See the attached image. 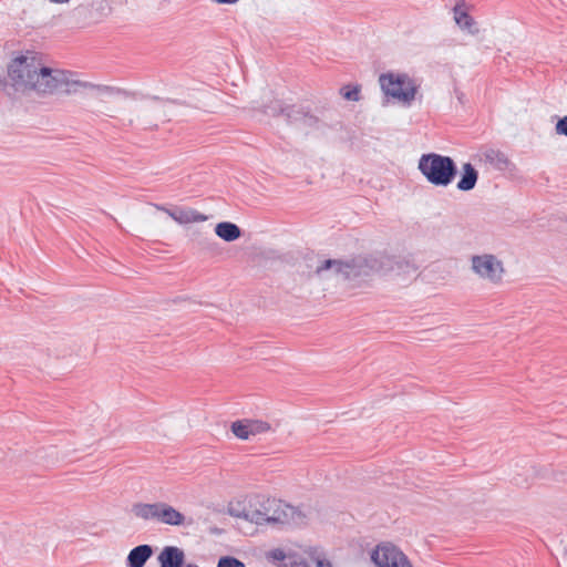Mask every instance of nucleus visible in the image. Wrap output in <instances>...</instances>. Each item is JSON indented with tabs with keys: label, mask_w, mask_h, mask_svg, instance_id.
<instances>
[{
	"label": "nucleus",
	"mask_w": 567,
	"mask_h": 567,
	"mask_svg": "<svg viewBox=\"0 0 567 567\" xmlns=\"http://www.w3.org/2000/svg\"><path fill=\"white\" fill-rule=\"evenodd\" d=\"M65 71L43 66L37 56L28 52L11 60L8 76L16 91L38 94H61Z\"/></svg>",
	"instance_id": "obj_1"
},
{
	"label": "nucleus",
	"mask_w": 567,
	"mask_h": 567,
	"mask_svg": "<svg viewBox=\"0 0 567 567\" xmlns=\"http://www.w3.org/2000/svg\"><path fill=\"white\" fill-rule=\"evenodd\" d=\"M229 514L259 526L300 524L305 518L297 507L261 494L250 495L244 504L230 506Z\"/></svg>",
	"instance_id": "obj_2"
},
{
	"label": "nucleus",
	"mask_w": 567,
	"mask_h": 567,
	"mask_svg": "<svg viewBox=\"0 0 567 567\" xmlns=\"http://www.w3.org/2000/svg\"><path fill=\"white\" fill-rule=\"evenodd\" d=\"M417 168L430 184L437 187H447L457 174L453 158L437 153L423 154Z\"/></svg>",
	"instance_id": "obj_3"
},
{
	"label": "nucleus",
	"mask_w": 567,
	"mask_h": 567,
	"mask_svg": "<svg viewBox=\"0 0 567 567\" xmlns=\"http://www.w3.org/2000/svg\"><path fill=\"white\" fill-rule=\"evenodd\" d=\"M379 83L388 100L398 102L403 106H410L413 103L420 86L409 74L400 72L381 74Z\"/></svg>",
	"instance_id": "obj_4"
},
{
	"label": "nucleus",
	"mask_w": 567,
	"mask_h": 567,
	"mask_svg": "<svg viewBox=\"0 0 567 567\" xmlns=\"http://www.w3.org/2000/svg\"><path fill=\"white\" fill-rule=\"evenodd\" d=\"M82 92H87L90 96L103 102L107 97L126 93L124 90L115 86L94 84L91 82L81 81L76 79L73 73L65 71L61 94H78Z\"/></svg>",
	"instance_id": "obj_5"
},
{
	"label": "nucleus",
	"mask_w": 567,
	"mask_h": 567,
	"mask_svg": "<svg viewBox=\"0 0 567 567\" xmlns=\"http://www.w3.org/2000/svg\"><path fill=\"white\" fill-rule=\"evenodd\" d=\"M472 272L481 280L491 285L503 281L505 268L503 261L493 254L473 255L470 258Z\"/></svg>",
	"instance_id": "obj_6"
},
{
	"label": "nucleus",
	"mask_w": 567,
	"mask_h": 567,
	"mask_svg": "<svg viewBox=\"0 0 567 567\" xmlns=\"http://www.w3.org/2000/svg\"><path fill=\"white\" fill-rule=\"evenodd\" d=\"M384 266L383 257L377 256H357L347 259V280H364L382 270Z\"/></svg>",
	"instance_id": "obj_7"
},
{
	"label": "nucleus",
	"mask_w": 567,
	"mask_h": 567,
	"mask_svg": "<svg viewBox=\"0 0 567 567\" xmlns=\"http://www.w3.org/2000/svg\"><path fill=\"white\" fill-rule=\"evenodd\" d=\"M371 560L377 567H413L406 555L390 543L378 545Z\"/></svg>",
	"instance_id": "obj_8"
},
{
	"label": "nucleus",
	"mask_w": 567,
	"mask_h": 567,
	"mask_svg": "<svg viewBox=\"0 0 567 567\" xmlns=\"http://www.w3.org/2000/svg\"><path fill=\"white\" fill-rule=\"evenodd\" d=\"M264 112L270 116H278L280 114H285L289 122L302 121L305 124L312 125L317 122L316 117L302 113L300 111H295L293 107H284L280 101H274L270 105L265 106Z\"/></svg>",
	"instance_id": "obj_9"
},
{
	"label": "nucleus",
	"mask_w": 567,
	"mask_h": 567,
	"mask_svg": "<svg viewBox=\"0 0 567 567\" xmlns=\"http://www.w3.org/2000/svg\"><path fill=\"white\" fill-rule=\"evenodd\" d=\"M155 520L171 526H181L185 516L167 503L158 502Z\"/></svg>",
	"instance_id": "obj_10"
},
{
	"label": "nucleus",
	"mask_w": 567,
	"mask_h": 567,
	"mask_svg": "<svg viewBox=\"0 0 567 567\" xmlns=\"http://www.w3.org/2000/svg\"><path fill=\"white\" fill-rule=\"evenodd\" d=\"M158 210L165 212L172 219L178 224H190L197 221H205L207 217L194 209H177L171 210L161 205H154Z\"/></svg>",
	"instance_id": "obj_11"
},
{
	"label": "nucleus",
	"mask_w": 567,
	"mask_h": 567,
	"mask_svg": "<svg viewBox=\"0 0 567 567\" xmlns=\"http://www.w3.org/2000/svg\"><path fill=\"white\" fill-rule=\"evenodd\" d=\"M184 560V550L176 546H165L157 556L161 567H182Z\"/></svg>",
	"instance_id": "obj_12"
},
{
	"label": "nucleus",
	"mask_w": 567,
	"mask_h": 567,
	"mask_svg": "<svg viewBox=\"0 0 567 567\" xmlns=\"http://www.w3.org/2000/svg\"><path fill=\"white\" fill-rule=\"evenodd\" d=\"M154 550L151 545H138L131 549L126 558L127 567H143L152 557Z\"/></svg>",
	"instance_id": "obj_13"
},
{
	"label": "nucleus",
	"mask_w": 567,
	"mask_h": 567,
	"mask_svg": "<svg viewBox=\"0 0 567 567\" xmlns=\"http://www.w3.org/2000/svg\"><path fill=\"white\" fill-rule=\"evenodd\" d=\"M347 260L326 259L316 269V274L323 277L326 272H330L334 277H341L347 280Z\"/></svg>",
	"instance_id": "obj_14"
},
{
	"label": "nucleus",
	"mask_w": 567,
	"mask_h": 567,
	"mask_svg": "<svg viewBox=\"0 0 567 567\" xmlns=\"http://www.w3.org/2000/svg\"><path fill=\"white\" fill-rule=\"evenodd\" d=\"M478 179V172L471 163L462 165L461 178L457 183V189L462 192H470L474 189Z\"/></svg>",
	"instance_id": "obj_15"
},
{
	"label": "nucleus",
	"mask_w": 567,
	"mask_h": 567,
	"mask_svg": "<svg viewBox=\"0 0 567 567\" xmlns=\"http://www.w3.org/2000/svg\"><path fill=\"white\" fill-rule=\"evenodd\" d=\"M215 234L225 241H234L241 235L240 228L230 221L218 223L215 227Z\"/></svg>",
	"instance_id": "obj_16"
},
{
	"label": "nucleus",
	"mask_w": 567,
	"mask_h": 567,
	"mask_svg": "<svg viewBox=\"0 0 567 567\" xmlns=\"http://www.w3.org/2000/svg\"><path fill=\"white\" fill-rule=\"evenodd\" d=\"M454 20L462 30L468 32L470 34L474 35L478 33V29L474 19L460 7L454 8Z\"/></svg>",
	"instance_id": "obj_17"
},
{
	"label": "nucleus",
	"mask_w": 567,
	"mask_h": 567,
	"mask_svg": "<svg viewBox=\"0 0 567 567\" xmlns=\"http://www.w3.org/2000/svg\"><path fill=\"white\" fill-rule=\"evenodd\" d=\"M157 503H136L132 506V513L143 520H155Z\"/></svg>",
	"instance_id": "obj_18"
},
{
	"label": "nucleus",
	"mask_w": 567,
	"mask_h": 567,
	"mask_svg": "<svg viewBox=\"0 0 567 567\" xmlns=\"http://www.w3.org/2000/svg\"><path fill=\"white\" fill-rule=\"evenodd\" d=\"M486 163H489L497 169H504L508 165V159L504 153L489 148L483 154Z\"/></svg>",
	"instance_id": "obj_19"
},
{
	"label": "nucleus",
	"mask_w": 567,
	"mask_h": 567,
	"mask_svg": "<svg viewBox=\"0 0 567 567\" xmlns=\"http://www.w3.org/2000/svg\"><path fill=\"white\" fill-rule=\"evenodd\" d=\"M247 423L250 436H255L270 430V425L267 422L260 420H247Z\"/></svg>",
	"instance_id": "obj_20"
},
{
	"label": "nucleus",
	"mask_w": 567,
	"mask_h": 567,
	"mask_svg": "<svg viewBox=\"0 0 567 567\" xmlns=\"http://www.w3.org/2000/svg\"><path fill=\"white\" fill-rule=\"evenodd\" d=\"M231 431L240 440H248L250 437V433L248 432V423L247 420L236 421L231 424Z\"/></svg>",
	"instance_id": "obj_21"
},
{
	"label": "nucleus",
	"mask_w": 567,
	"mask_h": 567,
	"mask_svg": "<svg viewBox=\"0 0 567 567\" xmlns=\"http://www.w3.org/2000/svg\"><path fill=\"white\" fill-rule=\"evenodd\" d=\"M217 567H245V564L235 557L225 556L218 560Z\"/></svg>",
	"instance_id": "obj_22"
},
{
	"label": "nucleus",
	"mask_w": 567,
	"mask_h": 567,
	"mask_svg": "<svg viewBox=\"0 0 567 567\" xmlns=\"http://www.w3.org/2000/svg\"><path fill=\"white\" fill-rule=\"evenodd\" d=\"M341 95L343 99L349 101H359L360 99V89L358 86L350 89L349 86L341 89Z\"/></svg>",
	"instance_id": "obj_23"
},
{
	"label": "nucleus",
	"mask_w": 567,
	"mask_h": 567,
	"mask_svg": "<svg viewBox=\"0 0 567 567\" xmlns=\"http://www.w3.org/2000/svg\"><path fill=\"white\" fill-rule=\"evenodd\" d=\"M555 131L559 135L567 136V115L558 120Z\"/></svg>",
	"instance_id": "obj_24"
},
{
	"label": "nucleus",
	"mask_w": 567,
	"mask_h": 567,
	"mask_svg": "<svg viewBox=\"0 0 567 567\" xmlns=\"http://www.w3.org/2000/svg\"><path fill=\"white\" fill-rule=\"evenodd\" d=\"M269 557L276 561H284L287 558V555L282 549L276 548L269 553Z\"/></svg>",
	"instance_id": "obj_25"
},
{
	"label": "nucleus",
	"mask_w": 567,
	"mask_h": 567,
	"mask_svg": "<svg viewBox=\"0 0 567 567\" xmlns=\"http://www.w3.org/2000/svg\"><path fill=\"white\" fill-rule=\"evenodd\" d=\"M315 564L317 567H331L330 563L322 558H316Z\"/></svg>",
	"instance_id": "obj_26"
},
{
	"label": "nucleus",
	"mask_w": 567,
	"mask_h": 567,
	"mask_svg": "<svg viewBox=\"0 0 567 567\" xmlns=\"http://www.w3.org/2000/svg\"><path fill=\"white\" fill-rule=\"evenodd\" d=\"M297 565L298 567H308V565L305 561H299Z\"/></svg>",
	"instance_id": "obj_27"
},
{
	"label": "nucleus",
	"mask_w": 567,
	"mask_h": 567,
	"mask_svg": "<svg viewBox=\"0 0 567 567\" xmlns=\"http://www.w3.org/2000/svg\"><path fill=\"white\" fill-rule=\"evenodd\" d=\"M185 567H198V566L195 564H187Z\"/></svg>",
	"instance_id": "obj_28"
}]
</instances>
